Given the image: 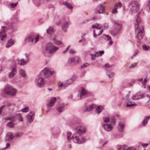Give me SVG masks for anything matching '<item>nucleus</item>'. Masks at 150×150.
I'll list each match as a JSON object with an SVG mask.
<instances>
[{
	"instance_id": "f257e3e1",
	"label": "nucleus",
	"mask_w": 150,
	"mask_h": 150,
	"mask_svg": "<svg viewBox=\"0 0 150 150\" xmlns=\"http://www.w3.org/2000/svg\"><path fill=\"white\" fill-rule=\"evenodd\" d=\"M76 133L72 136L74 142L78 144H81L84 143L86 140L82 137L83 133H85L86 131V127L83 126H79L76 127L75 129Z\"/></svg>"
},
{
	"instance_id": "f03ea898",
	"label": "nucleus",
	"mask_w": 150,
	"mask_h": 150,
	"mask_svg": "<svg viewBox=\"0 0 150 150\" xmlns=\"http://www.w3.org/2000/svg\"><path fill=\"white\" fill-rule=\"evenodd\" d=\"M59 49L58 47L54 46L52 42H49L46 44L45 48V51H43L42 52L45 56H47L48 57H50Z\"/></svg>"
},
{
	"instance_id": "7ed1b4c3",
	"label": "nucleus",
	"mask_w": 150,
	"mask_h": 150,
	"mask_svg": "<svg viewBox=\"0 0 150 150\" xmlns=\"http://www.w3.org/2000/svg\"><path fill=\"white\" fill-rule=\"evenodd\" d=\"M17 92V90L16 89L8 84L6 85L4 87L2 91V92L5 94L11 96H15Z\"/></svg>"
},
{
	"instance_id": "20e7f679",
	"label": "nucleus",
	"mask_w": 150,
	"mask_h": 150,
	"mask_svg": "<svg viewBox=\"0 0 150 150\" xmlns=\"http://www.w3.org/2000/svg\"><path fill=\"white\" fill-rule=\"evenodd\" d=\"M114 23L115 28L111 32V33L113 36H115L120 32L122 27V25L121 22L118 21H115Z\"/></svg>"
},
{
	"instance_id": "39448f33",
	"label": "nucleus",
	"mask_w": 150,
	"mask_h": 150,
	"mask_svg": "<svg viewBox=\"0 0 150 150\" xmlns=\"http://www.w3.org/2000/svg\"><path fill=\"white\" fill-rule=\"evenodd\" d=\"M54 71H51L50 69L45 67L40 72L39 74L43 78H47L54 74Z\"/></svg>"
},
{
	"instance_id": "423d86ee",
	"label": "nucleus",
	"mask_w": 150,
	"mask_h": 150,
	"mask_svg": "<svg viewBox=\"0 0 150 150\" xmlns=\"http://www.w3.org/2000/svg\"><path fill=\"white\" fill-rule=\"evenodd\" d=\"M61 23H62L61 27L64 32H66L67 31V29L69 27V23L68 21H66L65 20L64 18L60 20L58 22H56V25H58Z\"/></svg>"
},
{
	"instance_id": "0eeeda50",
	"label": "nucleus",
	"mask_w": 150,
	"mask_h": 150,
	"mask_svg": "<svg viewBox=\"0 0 150 150\" xmlns=\"http://www.w3.org/2000/svg\"><path fill=\"white\" fill-rule=\"evenodd\" d=\"M131 11L132 13L137 12L139 8V5L138 2L135 1H133L130 2L129 4Z\"/></svg>"
},
{
	"instance_id": "6e6552de",
	"label": "nucleus",
	"mask_w": 150,
	"mask_h": 150,
	"mask_svg": "<svg viewBox=\"0 0 150 150\" xmlns=\"http://www.w3.org/2000/svg\"><path fill=\"white\" fill-rule=\"evenodd\" d=\"M44 79V78L40 74L36 78L35 82L38 87L40 88L44 87L45 83Z\"/></svg>"
},
{
	"instance_id": "1a4fd4ad",
	"label": "nucleus",
	"mask_w": 150,
	"mask_h": 150,
	"mask_svg": "<svg viewBox=\"0 0 150 150\" xmlns=\"http://www.w3.org/2000/svg\"><path fill=\"white\" fill-rule=\"evenodd\" d=\"M90 93L88 92L84 88H82L80 94H79L77 97L79 98L78 99H82L89 96Z\"/></svg>"
},
{
	"instance_id": "9d476101",
	"label": "nucleus",
	"mask_w": 150,
	"mask_h": 150,
	"mask_svg": "<svg viewBox=\"0 0 150 150\" xmlns=\"http://www.w3.org/2000/svg\"><path fill=\"white\" fill-rule=\"evenodd\" d=\"M25 59H22L18 60V64L21 66H24L27 64L29 61V55L28 54H25Z\"/></svg>"
},
{
	"instance_id": "9b49d317",
	"label": "nucleus",
	"mask_w": 150,
	"mask_h": 150,
	"mask_svg": "<svg viewBox=\"0 0 150 150\" xmlns=\"http://www.w3.org/2000/svg\"><path fill=\"white\" fill-rule=\"evenodd\" d=\"M7 28L6 26H2L1 30L0 31V40L2 41H4L6 38V35L5 32L7 31Z\"/></svg>"
},
{
	"instance_id": "f8f14e48",
	"label": "nucleus",
	"mask_w": 150,
	"mask_h": 150,
	"mask_svg": "<svg viewBox=\"0 0 150 150\" xmlns=\"http://www.w3.org/2000/svg\"><path fill=\"white\" fill-rule=\"evenodd\" d=\"M144 33V28L143 26H141L139 28V30L138 31L137 35L136 37L138 40H141L143 38Z\"/></svg>"
},
{
	"instance_id": "ddd939ff",
	"label": "nucleus",
	"mask_w": 150,
	"mask_h": 150,
	"mask_svg": "<svg viewBox=\"0 0 150 150\" xmlns=\"http://www.w3.org/2000/svg\"><path fill=\"white\" fill-rule=\"evenodd\" d=\"M76 79V77L74 76H72L71 78L67 79L66 82L64 84V88H66L69 85L72 84Z\"/></svg>"
},
{
	"instance_id": "4468645a",
	"label": "nucleus",
	"mask_w": 150,
	"mask_h": 150,
	"mask_svg": "<svg viewBox=\"0 0 150 150\" xmlns=\"http://www.w3.org/2000/svg\"><path fill=\"white\" fill-rule=\"evenodd\" d=\"M144 97V94L137 93L133 95L132 97V100H137L140 99H142Z\"/></svg>"
},
{
	"instance_id": "2eb2a0df",
	"label": "nucleus",
	"mask_w": 150,
	"mask_h": 150,
	"mask_svg": "<svg viewBox=\"0 0 150 150\" xmlns=\"http://www.w3.org/2000/svg\"><path fill=\"white\" fill-rule=\"evenodd\" d=\"M97 13H105V7L102 4H99L97 7Z\"/></svg>"
},
{
	"instance_id": "dca6fc26",
	"label": "nucleus",
	"mask_w": 150,
	"mask_h": 150,
	"mask_svg": "<svg viewBox=\"0 0 150 150\" xmlns=\"http://www.w3.org/2000/svg\"><path fill=\"white\" fill-rule=\"evenodd\" d=\"M35 113L33 112H30L28 114L27 118L28 122L29 123L33 121L34 119Z\"/></svg>"
},
{
	"instance_id": "f3484780",
	"label": "nucleus",
	"mask_w": 150,
	"mask_h": 150,
	"mask_svg": "<svg viewBox=\"0 0 150 150\" xmlns=\"http://www.w3.org/2000/svg\"><path fill=\"white\" fill-rule=\"evenodd\" d=\"M16 66H14L11 68V71L8 74V77L10 78H12L16 73Z\"/></svg>"
},
{
	"instance_id": "a211bd4d",
	"label": "nucleus",
	"mask_w": 150,
	"mask_h": 150,
	"mask_svg": "<svg viewBox=\"0 0 150 150\" xmlns=\"http://www.w3.org/2000/svg\"><path fill=\"white\" fill-rule=\"evenodd\" d=\"M102 127L105 130L108 132L111 131L113 128V127L110 124H103Z\"/></svg>"
},
{
	"instance_id": "6ab92c4d",
	"label": "nucleus",
	"mask_w": 150,
	"mask_h": 150,
	"mask_svg": "<svg viewBox=\"0 0 150 150\" xmlns=\"http://www.w3.org/2000/svg\"><path fill=\"white\" fill-rule=\"evenodd\" d=\"M64 104L63 103H61L59 104L57 107L56 108L58 112H61L64 111Z\"/></svg>"
},
{
	"instance_id": "aec40b11",
	"label": "nucleus",
	"mask_w": 150,
	"mask_h": 150,
	"mask_svg": "<svg viewBox=\"0 0 150 150\" xmlns=\"http://www.w3.org/2000/svg\"><path fill=\"white\" fill-rule=\"evenodd\" d=\"M140 13L139 12L137 15V18L136 23H135L134 27L135 30L137 29L139 27V23L141 21L140 18L139 16V15Z\"/></svg>"
},
{
	"instance_id": "412c9836",
	"label": "nucleus",
	"mask_w": 150,
	"mask_h": 150,
	"mask_svg": "<svg viewBox=\"0 0 150 150\" xmlns=\"http://www.w3.org/2000/svg\"><path fill=\"white\" fill-rule=\"evenodd\" d=\"M13 138V134L11 132H9L7 134L6 137V142H11V140Z\"/></svg>"
},
{
	"instance_id": "4be33fe9",
	"label": "nucleus",
	"mask_w": 150,
	"mask_h": 150,
	"mask_svg": "<svg viewBox=\"0 0 150 150\" xmlns=\"http://www.w3.org/2000/svg\"><path fill=\"white\" fill-rule=\"evenodd\" d=\"M79 60V58L77 57H76L74 58H69V61L71 63L74 64L77 63Z\"/></svg>"
},
{
	"instance_id": "5701e85b",
	"label": "nucleus",
	"mask_w": 150,
	"mask_h": 150,
	"mask_svg": "<svg viewBox=\"0 0 150 150\" xmlns=\"http://www.w3.org/2000/svg\"><path fill=\"white\" fill-rule=\"evenodd\" d=\"M56 100L57 98L56 97L52 98L47 105L48 107L50 108L52 106L54 105Z\"/></svg>"
},
{
	"instance_id": "b1692460",
	"label": "nucleus",
	"mask_w": 150,
	"mask_h": 150,
	"mask_svg": "<svg viewBox=\"0 0 150 150\" xmlns=\"http://www.w3.org/2000/svg\"><path fill=\"white\" fill-rule=\"evenodd\" d=\"M125 145H124L123 146L118 145L117 146V148L118 150H120L122 147L123 148V150H136L134 147H130L126 149L125 148Z\"/></svg>"
},
{
	"instance_id": "393cba45",
	"label": "nucleus",
	"mask_w": 150,
	"mask_h": 150,
	"mask_svg": "<svg viewBox=\"0 0 150 150\" xmlns=\"http://www.w3.org/2000/svg\"><path fill=\"white\" fill-rule=\"evenodd\" d=\"M125 125L123 123L120 122L119 123L117 126V129L119 131L122 132Z\"/></svg>"
},
{
	"instance_id": "a878e982",
	"label": "nucleus",
	"mask_w": 150,
	"mask_h": 150,
	"mask_svg": "<svg viewBox=\"0 0 150 150\" xmlns=\"http://www.w3.org/2000/svg\"><path fill=\"white\" fill-rule=\"evenodd\" d=\"M150 118V115L148 116H146L144 117V119L142 122L144 126H145V125L147 123L148 120H149Z\"/></svg>"
},
{
	"instance_id": "bb28decb",
	"label": "nucleus",
	"mask_w": 150,
	"mask_h": 150,
	"mask_svg": "<svg viewBox=\"0 0 150 150\" xmlns=\"http://www.w3.org/2000/svg\"><path fill=\"white\" fill-rule=\"evenodd\" d=\"M34 35H29L25 38L26 41L33 42L34 40Z\"/></svg>"
},
{
	"instance_id": "cd10ccee",
	"label": "nucleus",
	"mask_w": 150,
	"mask_h": 150,
	"mask_svg": "<svg viewBox=\"0 0 150 150\" xmlns=\"http://www.w3.org/2000/svg\"><path fill=\"white\" fill-rule=\"evenodd\" d=\"M96 107V105L94 104H92L90 105L88 107H86V111H90L92 110L93 108H95Z\"/></svg>"
},
{
	"instance_id": "c85d7f7f",
	"label": "nucleus",
	"mask_w": 150,
	"mask_h": 150,
	"mask_svg": "<svg viewBox=\"0 0 150 150\" xmlns=\"http://www.w3.org/2000/svg\"><path fill=\"white\" fill-rule=\"evenodd\" d=\"M14 44V41L12 39L10 40L7 43L6 47V48H9L13 45Z\"/></svg>"
},
{
	"instance_id": "c756f323",
	"label": "nucleus",
	"mask_w": 150,
	"mask_h": 150,
	"mask_svg": "<svg viewBox=\"0 0 150 150\" xmlns=\"http://www.w3.org/2000/svg\"><path fill=\"white\" fill-rule=\"evenodd\" d=\"M63 5H65L66 7L68 8L72 9L73 8L72 5L69 3L67 2H64L62 3Z\"/></svg>"
},
{
	"instance_id": "7c9ffc66",
	"label": "nucleus",
	"mask_w": 150,
	"mask_h": 150,
	"mask_svg": "<svg viewBox=\"0 0 150 150\" xmlns=\"http://www.w3.org/2000/svg\"><path fill=\"white\" fill-rule=\"evenodd\" d=\"M104 109V107L102 106H99L96 108V112L98 114L100 113Z\"/></svg>"
},
{
	"instance_id": "2f4dec72",
	"label": "nucleus",
	"mask_w": 150,
	"mask_h": 150,
	"mask_svg": "<svg viewBox=\"0 0 150 150\" xmlns=\"http://www.w3.org/2000/svg\"><path fill=\"white\" fill-rule=\"evenodd\" d=\"M6 119L13 122H15L16 119V118L14 116H10L6 117Z\"/></svg>"
},
{
	"instance_id": "473e14b6",
	"label": "nucleus",
	"mask_w": 150,
	"mask_h": 150,
	"mask_svg": "<svg viewBox=\"0 0 150 150\" xmlns=\"http://www.w3.org/2000/svg\"><path fill=\"white\" fill-rule=\"evenodd\" d=\"M19 73L20 75L23 77L26 76V74L25 71L23 69H21L19 70Z\"/></svg>"
},
{
	"instance_id": "72a5a7b5",
	"label": "nucleus",
	"mask_w": 150,
	"mask_h": 150,
	"mask_svg": "<svg viewBox=\"0 0 150 150\" xmlns=\"http://www.w3.org/2000/svg\"><path fill=\"white\" fill-rule=\"evenodd\" d=\"M137 105V104L133 102H128L127 103L126 106L127 107H131L134 105Z\"/></svg>"
},
{
	"instance_id": "f704fd0d",
	"label": "nucleus",
	"mask_w": 150,
	"mask_h": 150,
	"mask_svg": "<svg viewBox=\"0 0 150 150\" xmlns=\"http://www.w3.org/2000/svg\"><path fill=\"white\" fill-rule=\"evenodd\" d=\"M47 32L48 34H50L54 31V29L52 27L49 26V28L47 29Z\"/></svg>"
},
{
	"instance_id": "c9c22d12",
	"label": "nucleus",
	"mask_w": 150,
	"mask_h": 150,
	"mask_svg": "<svg viewBox=\"0 0 150 150\" xmlns=\"http://www.w3.org/2000/svg\"><path fill=\"white\" fill-rule=\"evenodd\" d=\"M16 117H17L18 119V120L21 121H23V117L22 116V115L20 113H17L16 114Z\"/></svg>"
},
{
	"instance_id": "e433bc0d",
	"label": "nucleus",
	"mask_w": 150,
	"mask_h": 150,
	"mask_svg": "<svg viewBox=\"0 0 150 150\" xmlns=\"http://www.w3.org/2000/svg\"><path fill=\"white\" fill-rule=\"evenodd\" d=\"M53 41L55 44L57 45H60L62 44V42L60 40H57L55 38H53Z\"/></svg>"
},
{
	"instance_id": "4c0bfd02",
	"label": "nucleus",
	"mask_w": 150,
	"mask_h": 150,
	"mask_svg": "<svg viewBox=\"0 0 150 150\" xmlns=\"http://www.w3.org/2000/svg\"><path fill=\"white\" fill-rule=\"evenodd\" d=\"M114 72H107L106 73V74L107 76L109 78H111L112 77L114 76Z\"/></svg>"
},
{
	"instance_id": "58836bf2",
	"label": "nucleus",
	"mask_w": 150,
	"mask_h": 150,
	"mask_svg": "<svg viewBox=\"0 0 150 150\" xmlns=\"http://www.w3.org/2000/svg\"><path fill=\"white\" fill-rule=\"evenodd\" d=\"M6 125L10 128H13L14 126V124L12 122H10L7 123Z\"/></svg>"
},
{
	"instance_id": "ea45409f",
	"label": "nucleus",
	"mask_w": 150,
	"mask_h": 150,
	"mask_svg": "<svg viewBox=\"0 0 150 150\" xmlns=\"http://www.w3.org/2000/svg\"><path fill=\"white\" fill-rule=\"evenodd\" d=\"M142 48L144 50H147L150 49V46L144 45H142Z\"/></svg>"
},
{
	"instance_id": "a19ab883",
	"label": "nucleus",
	"mask_w": 150,
	"mask_h": 150,
	"mask_svg": "<svg viewBox=\"0 0 150 150\" xmlns=\"http://www.w3.org/2000/svg\"><path fill=\"white\" fill-rule=\"evenodd\" d=\"M71 133L70 132H68L67 133V139L68 140H69L71 139H72L73 140V138H72V136L71 137H70L71 136Z\"/></svg>"
},
{
	"instance_id": "79ce46f5",
	"label": "nucleus",
	"mask_w": 150,
	"mask_h": 150,
	"mask_svg": "<svg viewBox=\"0 0 150 150\" xmlns=\"http://www.w3.org/2000/svg\"><path fill=\"white\" fill-rule=\"evenodd\" d=\"M60 132L58 131V132H54L52 133V135L55 137H57L59 135Z\"/></svg>"
},
{
	"instance_id": "37998d69",
	"label": "nucleus",
	"mask_w": 150,
	"mask_h": 150,
	"mask_svg": "<svg viewBox=\"0 0 150 150\" xmlns=\"http://www.w3.org/2000/svg\"><path fill=\"white\" fill-rule=\"evenodd\" d=\"M104 122L105 123H107L109 122L110 118L108 117H104L103 118Z\"/></svg>"
},
{
	"instance_id": "c03bdc74",
	"label": "nucleus",
	"mask_w": 150,
	"mask_h": 150,
	"mask_svg": "<svg viewBox=\"0 0 150 150\" xmlns=\"http://www.w3.org/2000/svg\"><path fill=\"white\" fill-rule=\"evenodd\" d=\"M39 36L37 35H34V39H35V43L37 42L39 40Z\"/></svg>"
},
{
	"instance_id": "a18cd8bd",
	"label": "nucleus",
	"mask_w": 150,
	"mask_h": 150,
	"mask_svg": "<svg viewBox=\"0 0 150 150\" xmlns=\"http://www.w3.org/2000/svg\"><path fill=\"white\" fill-rule=\"evenodd\" d=\"M122 137V135L120 136H119V135L117 134H113L112 135V138L113 139H115L117 138H120Z\"/></svg>"
},
{
	"instance_id": "49530a36",
	"label": "nucleus",
	"mask_w": 150,
	"mask_h": 150,
	"mask_svg": "<svg viewBox=\"0 0 150 150\" xmlns=\"http://www.w3.org/2000/svg\"><path fill=\"white\" fill-rule=\"evenodd\" d=\"M122 6V4L120 2L116 4L114 8L117 9L118 8V7H119L120 8V6Z\"/></svg>"
},
{
	"instance_id": "de8ad7c7",
	"label": "nucleus",
	"mask_w": 150,
	"mask_h": 150,
	"mask_svg": "<svg viewBox=\"0 0 150 150\" xmlns=\"http://www.w3.org/2000/svg\"><path fill=\"white\" fill-rule=\"evenodd\" d=\"M18 3V2H16V3L14 4L13 3H12L10 5V7L12 8H15L17 5Z\"/></svg>"
},
{
	"instance_id": "09e8293b",
	"label": "nucleus",
	"mask_w": 150,
	"mask_h": 150,
	"mask_svg": "<svg viewBox=\"0 0 150 150\" xmlns=\"http://www.w3.org/2000/svg\"><path fill=\"white\" fill-rule=\"evenodd\" d=\"M47 7L49 8L52 9V10H54V6L51 4L48 5Z\"/></svg>"
},
{
	"instance_id": "8fccbe9b",
	"label": "nucleus",
	"mask_w": 150,
	"mask_h": 150,
	"mask_svg": "<svg viewBox=\"0 0 150 150\" xmlns=\"http://www.w3.org/2000/svg\"><path fill=\"white\" fill-rule=\"evenodd\" d=\"M105 39L107 40H111V37L108 35H105Z\"/></svg>"
},
{
	"instance_id": "3c124183",
	"label": "nucleus",
	"mask_w": 150,
	"mask_h": 150,
	"mask_svg": "<svg viewBox=\"0 0 150 150\" xmlns=\"http://www.w3.org/2000/svg\"><path fill=\"white\" fill-rule=\"evenodd\" d=\"M91 60H94L95 58L97 57L96 55V54L95 53L94 54H91Z\"/></svg>"
},
{
	"instance_id": "603ef678",
	"label": "nucleus",
	"mask_w": 150,
	"mask_h": 150,
	"mask_svg": "<svg viewBox=\"0 0 150 150\" xmlns=\"http://www.w3.org/2000/svg\"><path fill=\"white\" fill-rule=\"evenodd\" d=\"M111 121L112 124L114 125H115L116 122V120L115 118L114 117H112L111 119Z\"/></svg>"
},
{
	"instance_id": "864d4df0",
	"label": "nucleus",
	"mask_w": 150,
	"mask_h": 150,
	"mask_svg": "<svg viewBox=\"0 0 150 150\" xmlns=\"http://www.w3.org/2000/svg\"><path fill=\"white\" fill-rule=\"evenodd\" d=\"M10 146V144L9 143H7L6 144V146L5 147L0 149V150H4L9 147Z\"/></svg>"
},
{
	"instance_id": "5fc2aeb1",
	"label": "nucleus",
	"mask_w": 150,
	"mask_h": 150,
	"mask_svg": "<svg viewBox=\"0 0 150 150\" xmlns=\"http://www.w3.org/2000/svg\"><path fill=\"white\" fill-rule=\"evenodd\" d=\"M28 107H26L22 110L23 112H26L28 111Z\"/></svg>"
},
{
	"instance_id": "6e6d98bb",
	"label": "nucleus",
	"mask_w": 150,
	"mask_h": 150,
	"mask_svg": "<svg viewBox=\"0 0 150 150\" xmlns=\"http://www.w3.org/2000/svg\"><path fill=\"white\" fill-rule=\"evenodd\" d=\"M96 25H97L96 28L97 29H100L102 28V26L100 24L96 23Z\"/></svg>"
},
{
	"instance_id": "4d7b16f0",
	"label": "nucleus",
	"mask_w": 150,
	"mask_h": 150,
	"mask_svg": "<svg viewBox=\"0 0 150 150\" xmlns=\"http://www.w3.org/2000/svg\"><path fill=\"white\" fill-rule=\"evenodd\" d=\"M22 134L21 132H19L17 133L16 134V136L17 137H20L22 136Z\"/></svg>"
},
{
	"instance_id": "13d9d810",
	"label": "nucleus",
	"mask_w": 150,
	"mask_h": 150,
	"mask_svg": "<svg viewBox=\"0 0 150 150\" xmlns=\"http://www.w3.org/2000/svg\"><path fill=\"white\" fill-rule=\"evenodd\" d=\"M58 85L59 87H62L63 86L64 87V84H63L61 82H59L58 83Z\"/></svg>"
},
{
	"instance_id": "bf43d9fd",
	"label": "nucleus",
	"mask_w": 150,
	"mask_h": 150,
	"mask_svg": "<svg viewBox=\"0 0 150 150\" xmlns=\"http://www.w3.org/2000/svg\"><path fill=\"white\" fill-rule=\"evenodd\" d=\"M69 45L68 46L66 49L65 50L63 51L62 53L63 54L65 53L69 50Z\"/></svg>"
},
{
	"instance_id": "052dcab7",
	"label": "nucleus",
	"mask_w": 150,
	"mask_h": 150,
	"mask_svg": "<svg viewBox=\"0 0 150 150\" xmlns=\"http://www.w3.org/2000/svg\"><path fill=\"white\" fill-rule=\"evenodd\" d=\"M116 8H115L114 9H113L112 11L111 12V13L113 14H115L117 13V10Z\"/></svg>"
},
{
	"instance_id": "680f3d73",
	"label": "nucleus",
	"mask_w": 150,
	"mask_h": 150,
	"mask_svg": "<svg viewBox=\"0 0 150 150\" xmlns=\"http://www.w3.org/2000/svg\"><path fill=\"white\" fill-rule=\"evenodd\" d=\"M75 53L76 51L74 49H71L70 50L69 53L70 54H73Z\"/></svg>"
},
{
	"instance_id": "e2e57ef3",
	"label": "nucleus",
	"mask_w": 150,
	"mask_h": 150,
	"mask_svg": "<svg viewBox=\"0 0 150 150\" xmlns=\"http://www.w3.org/2000/svg\"><path fill=\"white\" fill-rule=\"evenodd\" d=\"M88 65L87 63H84L83 65L81 66V68H84L87 67Z\"/></svg>"
},
{
	"instance_id": "0e129e2a",
	"label": "nucleus",
	"mask_w": 150,
	"mask_h": 150,
	"mask_svg": "<svg viewBox=\"0 0 150 150\" xmlns=\"http://www.w3.org/2000/svg\"><path fill=\"white\" fill-rule=\"evenodd\" d=\"M112 65H109L108 63H106L105 64V66L106 67L110 68L112 67Z\"/></svg>"
},
{
	"instance_id": "69168bd1",
	"label": "nucleus",
	"mask_w": 150,
	"mask_h": 150,
	"mask_svg": "<svg viewBox=\"0 0 150 150\" xmlns=\"http://www.w3.org/2000/svg\"><path fill=\"white\" fill-rule=\"evenodd\" d=\"M137 64V63H135L133 64H132L130 66V68H134Z\"/></svg>"
},
{
	"instance_id": "338daca9",
	"label": "nucleus",
	"mask_w": 150,
	"mask_h": 150,
	"mask_svg": "<svg viewBox=\"0 0 150 150\" xmlns=\"http://www.w3.org/2000/svg\"><path fill=\"white\" fill-rule=\"evenodd\" d=\"M5 105H3L1 106L0 108V115H1L2 112V109L3 108L5 107Z\"/></svg>"
},
{
	"instance_id": "774afa93",
	"label": "nucleus",
	"mask_w": 150,
	"mask_h": 150,
	"mask_svg": "<svg viewBox=\"0 0 150 150\" xmlns=\"http://www.w3.org/2000/svg\"><path fill=\"white\" fill-rule=\"evenodd\" d=\"M99 55L100 56H101L102 54H103L104 53V51L103 50H102L101 51H99L98 52Z\"/></svg>"
}]
</instances>
